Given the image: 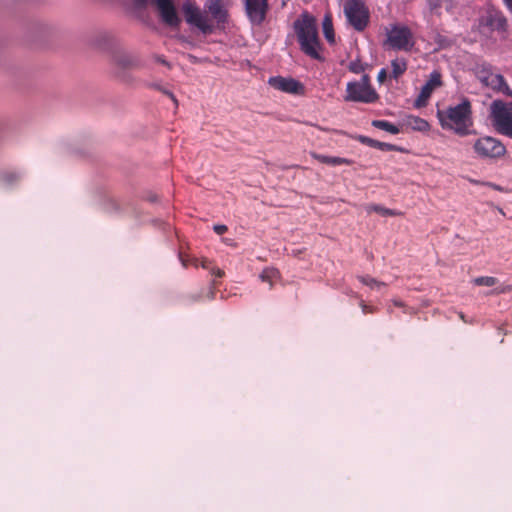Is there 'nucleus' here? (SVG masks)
I'll return each mask as SVG.
<instances>
[{"label":"nucleus","instance_id":"1","mask_svg":"<svg viewBox=\"0 0 512 512\" xmlns=\"http://www.w3.org/2000/svg\"><path fill=\"white\" fill-rule=\"evenodd\" d=\"M437 118L443 129L451 130L457 135L469 134L473 125L471 103L463 99L459 104L437 110Z\"/></svg>","mask_w":512,"mask_h":512},{"label":"nucleus","instance_id":"2","mask_svg":"<svg viewBox=\"0 0 512 512\" xmlns=\"http://www.w3.org/2000/svg\"><path fill=\"white\" fill-rule=\"evenodd\" d=\"M294 28L301 50L308 56L319 59L320 43L316 19L308 13H303L301 17L295 21Z\"/></svg>","mask_w":512,"mask_h":512},{"label":"nucleus","instance_id":"3","mask_svg":"<svg viewBox=\"0 0 512 512\" xmlns=\"http://www.w3.org/2000/svg\"><path fill=\"white\" fill-rule=\"evenodd\" d=\"M378 99L376 91L370 85L369 76L364 74L360 80L347 83L344 100L347 102L373 103Z\"/></svg>","mask_w":512,"mask_h":512},{"label":"nucleus","instance_id":"4","mask_svg":"<svg viewBox=\"0 0 512 512\" xmlns=\"http://www.w3.org/2000/svg\"><path fill=\"white\" fill-rule=\"evenodd\" d=\"M490 116L495 129L512 138V103L493 101L490 105Z\"/></svg>","mask_w":512,"mask_h":512},{"label":"nucleus","instance_id":"5","mask_svg":"<svg viewBox=\"0 0 512 512\" xmlns=\"http://www.w3.org/2000/svg\"><path fill=\"white\" fill-rule=\"evenodd\" d=\"M490 116L495 129L512 138V103L493 101L490 105Z\"/></svg>","mask_w":512,"mask_h":512},{"label":"nucleus","instance_id":"6","mask_svg":"<svg viewBox=\"0 0 512 512\" xmlns=\"http://www.w3.org/2000/svg\"><path fill=\"white\" fill-rule=\"evenodd\" d=\"M343 11L347 22L357 31H363L369 23V10L364 0H346Z\"/></svg>","mask_w":512,"mask_h":512},{"label":"nucleus","instance_id":"7","mask_svg":"<svg viewBox=\"0 0 512 512\" xmlns=\"http://www.w3.org/2000/svg\"><path fill=\"white\" fill-rule=\"evenodd\" d=\"M185 20L189 25L197 27L202 33L213 32L214 26L208 16L192 1L187 0L182 5Z\"/></svg>","mask_w":512,"mask_h":512},{"label":"nucleus","instance_id":"8","mask_svg":"<svg viewBox=\"0 0 512 512\" xmlns=\"http://www.w3.org/2000/svg\"><path fill=\"white\" fill-rule=\"evenodd\" d=\"M387 44L394 50H410L414 45L411 30L406 26H392L387 31Z\"/></svg>","mask_w":512,"mask_h":512},{"label":"nucleus","instance_id":"9","mask_svg":"<svg viewBox=\"0 0 512 512\" xmlns=\"http://www.w3.org/2000/svg\"><path fill=\"white\" fill-rule=\"evenodd\" d=\"M474 151L484 158H496L505 154V146L493 137H481L474 143Z\"/></svg>","mask_w":512,"mask_h":512},{"label":"nucleus","instance_id":"10","mask_svg":"<svg viewBox=\"0 0 512 512\" xmlns=\"http://www.w3.org/2000/svg\"><path fill=\"white\" fill-rule=\"evenodd\" d=\"M161 21L171 27L178 28L181 24V17L179 16L173 0H152Z\"/></svg>","mask_w":512,"mask_h":512},{"label":"nucleus","instance_id":"11","mask_svg":"<svg viewBox=\"0 0 512 512\" xmlns=\"http://www.w3.org/2000/svg\"><path fill=\"white\" fill-rule=\"evenodd\" d=\"M442 86L441 74L438 71H433L426 83L422 86L418 97L414 101V106L421 108L427 105L432 93Z\"/></svg>","mask_w":512,"mask_h":512},{"label":"nucleus","instance_id":"12","mask_svg":"<svg viewBox=\"0 0 512 512\" xmlns=\"http://www.w3.org/2000/svg\"><path fill=\"white\" fill-rule=\"evenodd\" d=\"M246 14L253 25H261L268 10L267 0H244Z\"/></svg>","mask_w":512,"mask_h":512},{"label":"nucleus","instance_id":"13","mask_svg":"<svg viewBox=\"0 0 512 512\" xmlns=\"http://www.w3.org/2000/svg\"><path fill=\"white\" fill-rule=\"evenodd\" d=\"M268 83L271 87L281 92L294 95H301L304 93L303 84L293 78L276 76L269 78Z\"/></svg>","mask_w":512,"mask_h":512},{"label":"nucleus","instance_id":"14","mask_svg":"<svg viewBox=\"0 0 512 512\" xmlns=\"http://www.w3.org/2000/svg\"><path fill=\"white\" fill-rule=\"evenodd\" d=\"M478 78L483 85L490 87L494 90L500 91L506 95H512V91L506 84L502 75L492 73L489 71H482L478 75Z\"/></svg>","mask_w":512,"mask_h":512},{"label":"nucleus","instance_id":"15","mask_svg":"<svg viewBox=\"0 0 512 512\" xmlns=\"http://www.w3.org/2000/svg\"><path fill=\"white\" fill-rule=\"evenodd\" d=\"M205 8L218 23L226 22L228 12L225 0H207Z\"/></svg>","mask_w":512,"mask_h":512},{"label":"nucleus","instance_id":"16","mask_svg":"<svg viewBox=\"0 0 512 512\" xmlns=\"http://www.w3.org/2000/svg\"><path fill=\"white\" fill-rule=\"evenodd\" d=\"M311 156L317 161L331 166H338L343 164L350 165L352 163V161L347 158L326 156L322 154H317L315 152H312Z\"/></svg>","mask_w":512,"mask_h":512},{"label":"nucleus","instance_id":"17","mask_svg":"<svg viewBox=\"0 0 512 512\" xmlns=\"http://www.w3.org/2000/svg\"><path fill=\"white\" fill-rule=\"evenodd\" d=\"M322 29H323V34H324L326 40L329 43H334L335 35H334V30H333L332 18H331L330 14H326L324 16V19L322 22Z\"/></svg>","mask_w":512,"mask_h":512},{"label":"nucleus","instance_id":"18","mask_svg":"<svg viewBox=\"0 0 512 512\" xmlns=\"http://www.w3.org/2000/svg\"><path fill=\"white\" fill-rule=\"evenodd\" d=\"M408 125L417 131L426 132L429 130L430 125L429 123L420 117L417 116H411L407 120Z\"/></svg>","mask_w":512,"mask_h":512},{"label":"nucleus","instance_id":"19","mask_svg":"<svg viewBox=\"0 0 512 512\" xmlns=\"http://www.w3.org/2000/svg\"><path fill=\"white\" fill-rule=\"evenodd\" d=\"M358 139L361 143L366 144L370 147H375V148H379L381 150H386V151H390V150L394 149V145H392V144L379 142L377 140H373V139L365 137V136H359Z\"/></svg>","mask_w":512,"mask_h":512},{"label":"nucleus","instance_id":"20","mask_svg":"<svg viewBox=\"0 0 512 512\" xmlns=\"http://www.w3.org/2000/svg\"><path fill=\"white\" fill-rule=\"evenodd\" d=\"M489 24L497 30L505 31L507 21L501 13H494L489 16Z\"/></svg>","mask_w":512,"mask_h":512},{"label":"nucleus","instance_id":"21","mask_svg":"<svg viewBox=\"0 0 512 512\" xmlns=\"http://www.w3.org/2000/svg\"><path fill=\"white\" fill-rule=\"evenodd\" d=\"M392 66V77L397 79L401 76L407 69V63L403 58H396L391 62Z\"/></svg>","mask_w":512,"mask_h":512},{"label":"nucleus","instance_id":"22","mask_svg":"<svg viewBox=\"0 0 512 512\" xmlns=\"http://www.w3.org/2000/svg\"><path fill=\"white\" fill-rule=\"evenodd\" d=\"M260 279L263 282H267L270 288L273 286L274 281L279 278V272L275 268H265L260 274Z\"/></svg>","mask_w":512,"mask_h":512},{"label":"nucleus","instance_id":"23","mask_svg":"<svg viewBox=\"0 0 512 512\" xmlns=\"http://www.w3.org/2000/svg\"><path fill=\"white\" fill-rule=\"evenodd\" d=\"M365 210L368 214L372 213V212H376L382 216H396L398 215L399 213L396 212L395 210H391V209H388V208H385L381 205H376V204H369L365 207Z\"/></svg>","mask_w":512,"mask_h":512},{"label":"nucleus","instance_id":"24","mask_svg":"<svg viewBox=\"0 0 512 512\" xmlns=\"http://www.w3.org/2000/svg\"><path fill=\"white\" fill-rule=\"evenodd\" d=\"M372 125L375 128L384 130L386 132H389L390 134H398L400 131L398 126L385 120H374L372 122Z\"/></svg>","mask_w":512,"mask_h":512},{"label":"nucleus","instance_id":"25","mask_svg":"<svg viewBox=\"0 0 512 512\" xmlns=\"http://www.w3.org/2000/svg\"><path fill=\"white\" fill-rule=\"evenodd\" d=\"M472 282H473V284H475L477 286L492 287L498 283V279L495 277H491V276H482V277H477V278L473 279Z\"/></svg>","mask_w":512,"mask_h":512},{"label":"nucleus","instance_id":"26","mask_svg":"<svg viewBox=\"0 0 512 512\" xmlns=\"http://www.w3.org/2000/svg\"><path fill=\"white\" fill-rule=\"evenodd\" d=\"M359 280H360V282H362L364 285L370 287L371 289L380 290L383 286H385V284L383 282H379L369 276H360Z\"/></svg>","mask_w":512,"mask_h":512},{"label":"nucleus","instance_id":"27","mask_svg":"<svg viewBox=\"0 0 512 512\" xmlns=\"http://www.w3.org/2000/svg\"><path fill=\"white\" fill-rule=\"evenodd\" d=\"M115 63L119 67H129L133 64V59L128 55H118L115 57Z\"/></svg>","mask_w":512,"mask_h":512},{"label":"nucleus","instance_id":"28","mask_svg":"<svg viewBox=\"0 0 512 512\" xmlns=\"http://www.w3.org/2000/svg\"><path fill=\"white\" fill-rule=\"evenodd\" d=\"M349 70L353 73L358 74L363 71V66L360 62L353 61L349 64Z\"/></svg>","mask_w":512,"mask_h":512},{"label":"nucleus","instance_id":"29","mask_svg":"<svg viewBox=\"0 0 512 512\" xmlns=\"http://www.w3.org/2000/svg\"><path fill=\"white\" fill-rule=\"evenodd\" d=\"M427 4L431 12H436L442 5L441 0H427Z\"/></svg>","mask_w":512,"mask_h":512},{"label":"nucleus","instance_id":"30","mask_svg":"<svg viewBox=\"0 0 512 512\" xmlns=\"http://www.w3.org/2000/svg\"><path fill=\"white\" fill-rule=\"evenodd\" d=\"M156 89L160 90L162 93H164L165 95H167L169 98H171V100L173 101V103L175 104V106L178 105V101L177 99L175 98L174 94L172 92H170L169 90L167 89H164V88H161L160 86L158 85H155L154 86Z\"/></svg>","mask_w":512,"mask_h":512},{"label":"nucleus","instance_id":"31","mask_svg":"<svg viewBox=\"0 0 512 512\" xmlns=\"http://www.w3.org/2000/svg\"><path fill=\"white\" fill-rule=\"evenodd\" d=\"M387 77V71L386 69H381L378 73V76H377V79L380 83H383L384 80L386 79Z\"/></svg>","mask_w":512,"mask_h":512},{"label":"nucleus","instance_id":"32","mask_svg":"<svg viewBox=\"0 0 512 512\" xmlns=\"http://www.w3.org/2000/svg\"><path fill=\"white\" fill-rule=\"evenodd\" d=\"M213 229L217 234H223L227 231V227L225 225H215Z\"/></svg>","mask_w":512,"mask_h":512},{"label":"nucleus","instance_id":"33","mask_svg":"<svg viewBox=\"0 0 512 512\" xmlns=\"http://www.w3.org/2000/svg\"><path fill=\"white\" fill-rule=\"evenodd\" d=\"M134 1H135L136 6H138V7H143L147 3V0H134Z\"/></svg>","mask_w":512,"mask_h":512},{"label":"nucleus","instance_id":"34","mask_svg":"<svg viewBox=\"0 0 512 512\" xmlns=\"http://www.w3.org/2000/svg\"><path fill=\"white\" fill-rule=\"evenodd\" d=\"M508 10L512 13V0H503Z\"/></svg>","mask_w":512,"mask_h":512},{"label":"nucleus","instance_id":"35","mask_svg":"<svg viewBox=\"0 0 512 512\" xmlns=\"http://www.w3.org/2000/svg\"><path fill=\"white\" fill-rule=\"evenodd\" d=\"M445 4H446V9L448 11H450L452 9V5H453L452 1L451 0H445Z\"/></svg>","mask_w":512,"mask_h":512},{"label":"nucleus","instance_id":"36","mask_svg":"<svg viewBox=\"0 0 512 512\" xmlns=\"http://www.w3.org/2000/svg\"><path fill=\"white\" fill-rule=\"evenodd\" d=\"M213 274H214L215 276H217V277H222L223 272H222L220 269H218V268H217V269H214V270H213Z\"/></svg>","mask_w":512,"mask_h":512},{"label":"nucleus","instance_id":"37","mask_svg":"<svg viewBox=\"0 0 512 512\" xmlns=\"http://www.w3.org/2000/svg\"><path fill=\"white\" fill-rule=\"evenodd\" d=\"M202 267H203V268H207V267H208V266H207V262H206V261H204V262L202 263Z\"/></svg>","mask_w":512,"mask_h":512},{"label":"nucleus","instance_id":"38","mask_svg":"<svg viewBox=\"0 0 512 512\" xmlns=\"http://www.w3.org/2000/svg\"><path fill=\"white\" fill-rule=\"evenodd\" d=\"M394 304L397 305V306H401L402 305L401 302H398V301H395Z\"/></svg>","mask_w":512,"mask_h":512},{"label":"nucleus","instance_id":"39","mask_svg":"<svg viewBox=\"0 0 512 512\" xmlns=\"http://www.w3.org/2000/svg\"><path fill=\"white\" fill-rule=\"evenodd\" d=\"M363 312H366V306H362Z\"/></svg>","mask_w":512,"mask_h":512}]
</instances>
